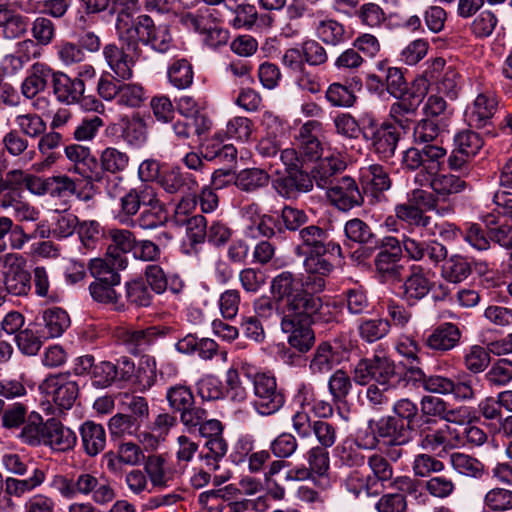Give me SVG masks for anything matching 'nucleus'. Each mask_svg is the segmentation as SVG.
I'll return each mask as SVG.
<instances>
[{
	"label": "nucleus",
	"mask_w": 512,
	"mask_h": 512,
	"mask_svg": "<svg viewBox=\"0 0 512 512\" xmlns=\"http://www.w3.org/2000/svg\"><path fill=\"white\" fill-rule=\"evenodd\" d=\"M462 331L452 322H442L428 331L423 339L426 348L437 354H445L459 346Z\"/></svg>",
	"instance_id": "15"
},
{
	"label": "nucleus",
	"mask_w": 512,
	"mask_h": 512,
	"mask_svg": "<svg viewBox=\"0 0 512 512\" xmlns=\"http://www.w3.org/2000/svg\"><path fill=\"white\" fill-rule=\"evenodd\" d=\"M326 196L333 206L344 212L363 203V196L356 181L349 176L340 177L326 190Z\"/></svg>",
	"instance_id": "17"
},
{
	"label": "nucleus",
	"mask_w": 512,
	"mask_h": 512,
	"mask_svg": "<svg viewBox=\"0 0 512 512\" xmlns=\"http://www.w3.org/2000/svg\"><path fill=\"white\" fill-rule=\"evenodd\" d=\"M29 18L11 10L5 3L0 4V28L6 39H17L26 34Z\"/></svg>",
	"instance_id": "38"
},
{
	"label": "nucleus",
	"mask_w": 512,
	"mask_h": 512,
	"mask_svg": "<svg viewBox=\"0 0 512 512\" xmlns=\"http://www.w3.org/2000/svg\"><path fill=\"white\" fill-rule=\"evenodd\" d=\"M144 470L151 484L159 489L169 487L170 482L176 476L181 475L176 466L170 467L166 465L165 460L160 455L148 456L144 464Z\"/></svg>",
	"instance_id": "31"
},
{
	"label": "nucleus",
	"mask_w": 512,
	"mask_h": 512,
	"mask_svg": "<svg viewBox=\"0 0 512 512\" xmlns=\"http://www.w3.org/2000/svg\"><path fill=\"white\" fill-rule=\"evenodd\" d=\"M338 362V353L333 346L329 342H322L313 353L309 363V371L312 375H324L332 371Z\"/></svg>",
	"instance_id": "40"
},
{
	"label": "nucleus",
	"mask_w": 512,
	"mask_h": 512,
	"mask_svg": "<svg viewBox=\"0 0 512 512\" xmlns=\"http://www.w3.org/2000/svg\"><path fill=\"white\" fill-rule=\"evenodd\" d=\"M395 376V364L383 352L360 360L354 369V381L360 385L374 380L381 386H388Z\"/></svg>",
	"instance_id": "8"
},
{
	"label": "nucleus",
	"mask_w": 512,
	"mask_h": 512,
	"mask_svg": "<svg viewBox=\"0 0 512 512\" xmlns=\"http://www.w3.org/2000/svg\"><path fill=\"white\" fill-rule=\"evenodd\" d=\"M321 131V122L309 120L300 126L298 133L295 135V145L299 150L304 164L321 159L323 145L318 137Z\"/></svg>",
	"instance_id": "14"
},
{
	"label": "nucleus",
	"mask_w": 512,
	"mask_h": 512,
	"mask_svg": "<svg viewBox=\"0 0 512 512\" xmlns=\"http://www.w3.org/2000/svg\"><path fill=\"white\" fill-rule=\"evenodd\" d=\"M342 301L351 315H361L368 311L370 302L366 290L361 286H355L343 291Z\"/></svg>",
	"instance_id": "53"
},
{
	"label": "nucleus",
	"mask_w": 512,
	"mask_h": 512,
	"mask_svg": "<svg viewBox=\"0 0 512 512\" xmlns=\"http://www.w3.org/2000/svg\"><path fill=\"white\" fill-rule=\"evenodd\" d=\"M345 162L339 155L330 154L319 160L312 170V179L318 188L327 190L339 179L337 175L345 169Z\"/></svg>",
	"instance_id": "29"
},
{
	"label": "nucleus",
	"mask_w": 512,
	"mask_h": 512,
	"mask_svg": "<svg viewBox=\"0 0 512 512\" xmlns=\"http://www.w3.org/2000/svg\"><path fill=\"white\" fill-rule=\"evenodd\" d=\"M128 259L120 254H108L106 258H94L90 260L89 271L94 278L93 282L120 284L119 271L127 267Z\"/></svg>",
	"instance_id": "21"
},
{
	"label": "nucleus",
	"mask_w": 512,
	"mask_h": 512,
	"mask_svg": "<svg viewBox=\"0 0 512 512\" xmlns=\"http://www.w3.org/2000/svg\"><path fill=\"white\" fill-rule=\"evenodd\" d=\"M435 272L421 265H412L403 283V296L408 301L426 297L434 287Z\"/></svg>",
	"instance_id": "20"
},
{
	"label": "nucleus",
	"mask_w": 512,
	"mask_h": 512,
	"mask_svg": "<svg viewBox=\"0 0 512 512\" xmlns=\"http://www.w3.org/2000/svg\"><path fill=\"white\" fill-rule=\"evenodd\" d=\"M126 302L135 307H147L152 303L153 294L146 282L134 279L125 283Z\"/></svg>",
	"instance_id": "50"
},
{
	"label": "nucleus",
	"mask_w": 512,
	"mask_h": 512,
	"mask_svg": "<svg viewBox=\"0 0 512 512\" xmlns=\"http://www.w3.org/2000/svg\"><path fill=\"white\" fill-rule=\"evenodd\" d=\"M202 155L208 161L218 159L220 162L232 163L236 160L237 150L232 144H223V138L217 134L202 144Z\"/></svg>",
	"instance_id": "44"
},
{
	"label": "nucleus",
	"mask_w": 512,
	"mask_h": 512,
	"mask_svg": "<svg viewBox=\"0 0 512 512\" xmlns=\"http://www.w3.org/2000/svg\"><path fill=\"white\" fill-rule=\"evenodd\" d=\"M396 98L398 101L391 105L389 114L402 129H408L416 117L422 95L412 92Z\"/></svg>",
	"instance_id": "30"
},
{
	"label": "nucleus",
	"mask_w": 512,
	"mask_h": 512,
	"mask_svg": "<svg viewBox=\"0 0 512 512\" xmlns=\"http://www.w3.org/2000/svg\"><path fill=\"white\" fill-rule=\"evenodd\" d=\"M315 314L305 311L280 314L281 331L287 336L289 346L299 353H307L315 343L311 327Z\"/></svg>",
	"instance_id": "5"
},
{
	"label": "nucleus",
	"mask_w": 512,
	"mask_h": 512,
	"mask_svg": "<svg viewBox=\"0 0 512 512\" xmlns=\"http://www.w3.org/2000/svg\"><path fill=\"white\" fill-rule=\"evenodd\" d=\"M402 247L398 239L387 237L381 250L375 257V268L383 281L400 280L404 271Z\"/></svg>",
	"instance_id": "11"
},
{
	"label": "nucleus",
	"mask_w": 512,
	"mask_h": 512,
	"mask_svg": "<svg viewBox=\"0 0 512 512\" xmlns=\"http://www.w3.org/2000/svg\"><path fill=\"white\" fill-rule=\"evenodd\" d=\"M490 354L488 346L486 348L480 345L468 347L463 356L465 368L474 374L483 372L490 363Z\"/></svg>",
	"instance_id": "54"
},
{
	"label": "nucleus",
	"mask_w": 512,
	"mask_h": 512,
	"mask_svg": "<svg viewBox=\"0 0 512 512\" xmlns=\"http://www.w3.org/2000/svg\"><path fill=\"white\" fill-rule=\"evenodd\" d=\"M442 262L440 275L448 283H461L472 273L471 263L468 258L459 253L447 255L446 259Z\"/></svg>",
	"instance_id": "34"
},
{
	"label": "nucleus",
	"mask_w": 512,
	"mask_h": 512,
	"mask_svg": "<svg viewBox=\"0 0 512 512\" xmlns=\"http://www.w3.org/2000/svg\"><path fill=\"white\" fill-rule=\"evenodd\" d=\"M434 193H430L426 190L415 188L407 193V202L412 203L421 208L429 211H434L439 216H446L451 213V208L448 206H439L437 198L434 197Z\"/></svg>",
	"instance_id": "58"
},
{
	"label": "nucleus",
	"mask_w": 512,
	"mask_h": 512,
	"mask_svg": "<svg viewBox=\"0 0 512 512\" xmlns=\"http://www.w3.org/2000/svg\"><path fill=\"white\" fill-rule=\"evenodd\" d=\"M351 389L352 381L349 375L341 369L336 370L328 379V391L335 404L344 402Z\"/></svg>",
	"instance_id": "63"
},
{
	"label": "nucleus",
	"mask_w": 512,
	"mask_h": 512,
	"mask_svg": "<svg viewBox=\"0 0 512 512\" xmlns=\"http://www.w3.org/2000/svg\"><path fill=\"white\" fill-rule=\"evenodd\" d=\"M40 388L52 397L60 409L65 410L73 406L79 392L77 383L66 374L48 376Z\"/></svg>",
	"instance_id": "16"
},
{
	"label": "nucleus",
	"mask_w": 512,
	"mask_h": 512,
	"mask_svg": "<svg viewBox=\"0 0 512 512\" xmlns=\"http://www.w3.org/2000/svg\"><path fill=\"white\" fill-rule=\"evenodd\" d=\"M363 137L370 143L371 149L379 158L387 160L396 151L400 134L391 123L377 124L373 119L363 127Z\"/></svg>",
	"instance_id": "10"
},
{
	"label": "nucleus",
	"mask_w": 512,
	"mask_h": 512,
	"mask_svg": "<svg viewBox=\"0 0 512 512\" xmlns=\"http://www.w3.org/2000/svg\"><path fill=\"white\" fill-rule=\"evenodd\" d=\"M390 330V323L383 318L364 319L358 325V332L364 341L376 342L384 338Z\"/></svg>",
	"instance_id": "57"
},
{
	"label": "nucleus",
	"mask_w": 512,
	"mask_h": 512,
	"mask_svg": "<svg viewBox=\"0 0 512 512\" xmlns=\"http://www.w3.org/2000/svg\"><path fill=\"white\" fill-rule=\"evenodd\" d=\"M53 94L60 103L71 105L81 101L87 110L98 111L103 105L96 99L83 97L85 91L84 81L80 78H71L67 74L57 71L52 83Z\"/></svg>",
	"instance_id": "9"
},
{
	"label": "nucleus",
	"mask_w": 512,
	"mask_h": 512,
	"mask_svg": "<svg viewBox=\"0 0 512 512\" xmlns=\"http://www.w3.org/2000/svg\"><path fill=\"white\" fill-rule=\"evenodd\" d=\"M374 426L380 443L386 446H402L409 442V430L396 417H382L375 420Z\"/></svg>",
	"instance_id": "28"
},
{
	"label": "nucleus",
	"mask_w": 512,
	"mask_h": 512,
	"mask_svg": "<svg viewBox=\"0 0 512 512\" xmlns=\"http://www.w3.org/2000/svg\"><path fill=\"white\" fill-rule=\"evenodd\" d=\"M303 266L306 273L301 280L303 289L312 295L324 291L326 278L334 269L333 264L327 258H305Z\"/></svg>",
	"instance_id": "23"
},
{
	"label": "nucleus",
	"mask_w": 512,
	"mask_h": 512,
	"mask_svg": "<svg viewBox=\"0 0 512 512\" xmlns=\"http://www.w3.org/2000/svg\"><path fill=\"white\" fill-rule=\"evenodd\" d=\"M79 433L82 448L88 456L95 457L105 449L106 431L101 424L87 420L80 425Z\"/></svg>",
	"instance_id": "32"
},
{
	"label": "nucleus",
	"mask_w": 512,
	"mask_h": 512,
	"mask_svg": "<svg viewBox=\"0 0 512 512\" xmlns=\"http://www.w3.org/2000/svg\"><path fill=\"white\" fill-rule=\"evenodd\" d=\"M360 181L366 191L374 195L391 188L392 181L388 172L379 164H371L360 169Z\"/></svg>",
	"instance_id": "39"
},
{
	"label": "nucleus",
	"mask_w": 512,
	"mask_h": 512,
	"mask_svg": "<svg viewBox=\"0 0 512 512\" xmlns=\"http://www.w3.org/2000/svg\"><path fill=\"white\" fill-rule=\"evenodd\" d=\"M252 384L253 399L251 405L257 414L270 416L278 412L285 404V396L278 388L276 378L269 372L247 374Z\"/></svg>",
	"instance_id": "4"
},
{
	"label": "nucleus",
	"mask_w": 512,
	"mask_h": 512,
	"mask_svg": "<svg viewBox=\"0 0 512 512\" xmlns=\"http://www.w3.org/2000/svg\"><path fill=\"white\" fill-rule=\"evenodd\" d=\"M298 238V250L304 251L305 258H326L328 252L335 249L340 251V246L329 239V232L318 225L303 227L299 230Z\"/></svg>",
	"instance_id": "12"
},
{
	"label": "nucleus",
	"mask_w": 512,
	"mask_h": 512,
	"mask_svg": "<svg viewBox=\"0 0 512 512\" xmlns=\"http://www.w3.org/2000/svg\"><path fill=\"white\" fill-rule=\"evenodd\" d=\"M14 122L19 133L22 135L36 139L46 132V122L37 113L19 114L15 117Z\"/></svg>",
	"instance_id": "52"
},
{
	"label": "nucleus",
	"mask_w": 512,
	"mask_h": 512,
	"mask_svg": "<svg viewBox=\"0 0 512 512\" xmlns=\"http://www.w3.org/2000/svg\"><path fill=\"white\" fill-rule=\"evenodd\" d=\"M325 15L326 13L312 22L317 38L332 46L344 43L348 39L345 27L340 22Z\"/></svg>",
	"instance_id": "35"
},
{
	"label": "nucleus",
	"mask_w": 512,
	"mask_h": 512,
	"mask_svg": "<svg viewBox=\"0 0 512 512\" xmlns=\"http://www.w3.org/2000/svg\"><path fill=\"white\" fill-rule=\"evenodd\" d=\"M115 27L119 42L134 55H140V44L160 54L177 50L169 26L156 25L149 15H139L133 20L128 12L122 10L117 15Z\"/></svg>",
	"instance_id": "2"
},
{
	"label": "nucleus",
	"mask_w": 512,
	"mask_h": 512,
	"mask_svg": "<svg viewBox=\"0 0 512 512\" xmlns=\"http://www.w3.org/2000/svg\"><path fill=\"white\" fill-rule=\"evenodd\" d=\"M271 293L278 303V314L305 311L318 313L322 299L303 289L301 279L289 271L276 275L271 282Z\"/></svg>",
	"instance_id": "3"
},
{
	"label": "nucleus",
	"mask_w": 512,
	"mask_h": 512,
	"mask_svg": "<svg viewBox=\"0 0 512 512\" xmlns=\"http://www.w3.org/2000/svg\"><path fill=\"white\" fill-rule=\"evenodd\" d=\"M394 213L401 225L410 233L428 227L431 222V217L427 216L422 208L408 202L396 204Z\"/></svg>",
	"instance_id": "36"
},
{
	"label": "nucleus",
	"mask_w": 512,
	"mask_h": 512,
	"mask_svg": "<svg viewBox=\"0 0 512 512\" xmlns=\"http://www.w3.org/2000/svg\"><path fill=\"white\" fill-rule=\"evenodd\" d=\"M2 279L6 293L12 296H27L31 291L32 276L26 269L25 259L19 254L3 256Z\"/></svg>",
	"instance_id": "7"
},
{
	"label": "nucleus",
	"mask_w": 512,
	"mask_h": 512,
	"mask_svg": "<svg viewBox=\"0 0 512 512\" xmlns=\"http://www.w3.org/2000/svg\"><path fill=\"white\" fill-rule=\"evenodd\" d=\"M483 506L491 512H505L512 510V490L494 487L483 497Z\"/></svg>",
	"instance_id": "55"
},
{
	"label": "nucleus",
	"mask_w": 512,
	"mask_h": 512,
	"mask_svg": "<svg viewBox=\"0 0 512 512\" xmlns=\"http://www.w3.org/2000/svg\"><path fill=\"white\" fill-rule=\"evenodd\" d=\"M77 441L76 434L60 421L52 418L44 423V444L54 451L71 450Z\"/></svg>",
	"instance_id": "27"
},
{
	"label": "nucleus",
	"mask_w": 512,
	"mask_h": 512,
	"mask_svg": "<svg viewBox=\"0 0 512 512\" xmlns=\"http://www.w3.org/2000/svg\"><path fill=\"white\" fill-rule=\"evenodd\" d=\"M214 12V9L207 6L194 11H184L178 14L179 22L185 28L203 34L216 21Z\"/></svg>",
	"instance_id": "42"
},
{
	"label": "nucleus",
	"mask_w": 512,
	"mask_h": 512,
	"mask_svg": "<svg viewBox=\"0 0 512 512\" xmlns=\"http://www.w3.org/2000/svg\"><path fill=\"white\" fill-rule=\"evenodd\" d=\"M31 283L33 282L34 293L46 299L47 302L56 303L60 300V296L56 290L52 289L50 277L47 270L42 266L33 269Z\"/></svg>",
	"instance_id": "60"
},
{
	"label": "nucleus",
	"mask_w": 512,
	"mask_h": 512,
	"mask_svg": "<svg viewBox=\"0 0 512 512\" xmlns=\"http://www.w3.org/2000/svg\"><path fill=\"white\" fill-rule=\"evenodd\" d=\"M244 215L250 220L244 231L247 237H272L275 234V219L268 214H260L257 204L252 203L244 207Z\"/></svg>",
	"instance_id": "33"
},
{
	"label": "nucleus",
	"mask_w": 512,
	"mask_h": 512,
	"mask_svg": "<svg viewBox=\"0 0 512 512\" xmlns=\"http://www.w3.org/2000/svg\"><path fill=\"white\" fill-rule=\"evenodd\" d=\"M166 400L174 412H179L194 404V395L189 386L179 383L167 388Z\"/></svg>",
	"instance_id": "64"
},
{
	"label": "nucleus",
	"mask_w": 512,
	"mask_h": 512,
	"mask_svg": "<svg viewBox=\"0 0 512 512\" xmlns=\"http://www.w3.org/2000/svg\"><path fill=\"white\" fill-rule=\"evenodd\" d=\"M446 150L439 145L412 147L404 152L402 163L410 171H416L414 183L430 187L438 201L449 202L467 188L462 176L440 173Z\"/></svg>",
	"instance_id": "1"
},
{
	"label": "nucleus",
	"mask_w": 512,
	"mask_h": 512,
	"mask_svg": "<svg viewBox=\"0 0 512 512\" xmlns=\"http://www.w3.org/2000/svg\"><path fill=\"white\" fill-rule=\"evenodd\" d=\"M155 192L152 185L141 183L120 196L119 211L116 215L119 223L128 226L140 212L141 207L150 203Z\"/></svg>",
	"instance_id": "13"
},
{
	"label": "nucleus",
	"mask_w": 512,
	"mask_h": 512,
	"mask_svg": "<svg viewBox=\"0 0 512 512\" xmlns=\"http://www.w3.org/2000/svg\"><path fill=\"white\" fill-rule=\"evenodd\" d=\"M54 71L45 62H34L26 72V77L21 84V93L27 99H32L40 92L44 91L51 80L53 83Z\"/></svg>",
	"instance_id": "25"
},
{
	"label": "nucleus",
	"mask_w": 512,
	"mask_h": 512,
	"mask_svg": "<svg viewBox=\"0 0 512 512\" xmlns=\"http://www.w3.org/2000/svg\"><path fill=\"white\" fill-rule=\"evenodd\" d=\"M268 173L260 168H247L241 170L235 178V185L242 191L254 192L269 183Z\"/></svg>",
	"instance_id": "48"
},
{
	"label": "nucleus",
	"mask_w": 512,
	"mask_h": 512,
	"mask_svg": "<svg viewBox=\"0 0 512 512\" xmlns=\"http://www.w3.org/2000/svg\"><path fill=\"white\" fill-rule=\"evenodd\" d=\"M129 164V156L114 147L105 148L100 155V165L103 171L111 174L123 172Z\"/></svg>",
	"instance_id": "61"
},
{
	"label": "nucleus",
	"mask_w": 512,
	"mask_h": 512,
	"mask_svg": "<svg viewBox=\"0 0 512 512\" xmlns=\"http://www.w3.org/2000/svg\"><path fill=\"white\" fill-rule=\"evenodd\" d=\"M228 451V444L224 438H212L206 440L200 453V459L211 471L219 469V463Z\"/></svg>",
	"instance_id": "49"
},
{
	"label": "nucleus",
	"mask_w": 512,
	"mask_h": 512,
	"mask_svg": "<svg viewBox=\"0 0 512 512\" xmlns=\"http://www.w3.org/2000/svg\"><path fill=\"white\" fill-rule=\"evenodd\" d=\"M120 339L132 354L145 351L156 339L155 328L145 330L126 329L120 333Z\"/></svg>",
	"instance_id": "46"
},
{
	"label": "nucleus",
	"mask_w": 512,
	"mask_h": 512,
	"mask_svg": "<svg viewBox=\"0 0 512 512\" xmlns=\"http://www.w3.org/2000/svg\"><path fill=\"white\" fill-rule=\"evenodd\" d=\"M29 472L30 476L23 479L7 477L5 480V492L9 496L20 498L25 494L34 491L44 483L46 478L44 470L32 465Z\"/></svg>",
	"instance_id": "37"
},
{
	"label": "nucleus",
	"mask_w": 512,
	"mask_h": 512,
	"mask_svg": "<svg viewBox=\"0 0 512 512\" xmlns=\"http://www.w3.org/2000/svg\"><path fill=\"white\" fill-rule=\"evenodd\" d=\"M1 144L3 151L12 157L23 159L26 162L31 161L35 156V150L29 149L27 138L16 129H11L4 134Z\"/></svg>",
	"instance_id": "45"
},
{
	"label": "nucleus",
	"mask_w": 512,
	"mask_h": 512,
	"mask_svg": "<svg viewBox=\"0 0 512 512\" xmlns=\"http://www.w3.org/2000/svg\"><path fill=\"white\" fill-rule=\"evenodd\" d=\"M65 155L74 164L75 172L84 178H90L92 170L96 167V159L90 148L80 144H71L65 147Z\"/></svg>",
	"instance_id": "41"
},
{
	"label": "nucleus",
	"mask_w": 512,
	"mask_h": 512,
	"mask_svg": "<svg viewBox=\"0 0 512 512\" xmlns=\"http://www.w3.org/2000/svg\"><path fill=\"white\" fill-rule=\"evenodd\" d=\"M436 419H420L413 431L418 437V446L438 457H443L458 444V435L448 426L435 428Z\"/></svg>",
	"instance_id": "6"
},
{
	"label": "nucleus",
	"mask_w": 512,
	"mask_h": 512,
	"mask_svg": "<svg viewBox=\"0 0 512 512\" xmlns=\"http://www.w3.org/2000/svg\"><path fill=\"white\" fill-rule=\"evenodd\" d=\"M102 55L115 79L124 81L133 77V67L139 55L129 52L123 44L120 47L115 43L106 44Z\"/></svg>",
	"instance_id": "18"
},
{
	"label": "nucleus",
	"mask_w": 512,
	"mask_h": 512,
	"mask_svg": "<svg viewBox=\"0 0 512 512\" xmlns=\"http://www.w3.org/2000/svg\"><path fill=\"white\" fill-rule=\"evenodd\" d=\"M75 486L77 495H91L92 500L97 504H106L115 497L114 490L110 484L100 482L96 476L88 472H82L77 475Z\"/></svg>",
	"instance_id": "26"
},
{
	"label": "nucleus",
	"mask_w": 512,
	"mask_h": 512,
	"mask_svg": "<svg viewBox=\"0 0 512 512\" xmlns=\"http://www.w3.org/2000/svg\"><path fill=\"white\" fill-rule=\"evenodd\" d=\"M43 335L47 338L60 337L71 324L68 313L59 307L46 309L42 315Z\"/></svg>",
	"instance_id": "43"
},
{
	"label": "nucleus",
	"mask_w": 512,
	"mask_h": 512,
	"mask_svg": "<svg viewBox=\"0 0 512 512\" xmlns=\"http://www.w3.org/2000/svg\"><path fill=\"white\" fill-rule=\"evenodd\" d=\"M32 40L39 46L50 45L56 37V26L52 20L45 16H37L31 23Z\"/></svg>",
	"instance_id": "62"
},
{
	"label": "nucleus",
	"mask_w": 512,
	"mask_h": 512,
	"mask_svg": "<svg viewBox=\"0 0 512 512\" xmlns=\"http://www.w3.org/2000/svg\"><path fill=\"white\" fill-rule=\"evenodd\" d=\"M450 463L455 471L464 476L481 478L484 474V465L476 458L464 453H452Z\"/></svg>",
	"instance_id": "56"
},
{
	"label": "nucleus",
	"mask_w": 512,
	"mask_h": 512,
	"mask_svg": "<svg viewBox=\"0 0 512 512\" xmlns=\"http://www.w3.org/2000/svg\"><path fill=\"white\" fill-rule=\"evenodd\" d=\"M168 80L177 89H186L193 82V70L186 59H176L167 70Z\"/></svg>",
	"instance_id": "51"
},
{
	"label": "nucleus",
	"mask_w": 512,
	"mask_h": 512,
	"mask_svg": "<svg viewBox=\"0 0 512 512\" xmlns=\"http://www.w3.org/2000/svg\"><path fill=\"white\" fill-rule=\"evenodd\" d=\"M120 407L128 412V416L135 419L140 425L149 417V405L146 398L129 393L121 395Z\"/></svg>",
	"instance_id": "59"
},
{
	"label": "nucleus",
	"mask_w": 512,
	"mask_h": 512,
	"mask_svg": "<svg viewBox=\"0 0 512 512\" xmlns=\"http://www.w3.org/2000/svg\"><path fill=\"white\" fill-rule=\"evenodd\" d=\"M167 221L168 213L165 205L158 198L157 192H155L150 203L143 206L138 217L134 218L128 227L152 231L165 226Z\"/></svg>",
	"instance_id": "24"
},
{
	"label": "nucleus",
	"mask_w": 512,
	"mask_h": 512,
	"mask_svg": "<svg viewBox=\"0 0 512 512\" xmlns=\"http://www.w3.org/2000/svg\"><path fill=\"white\" fill-rule=\"evenodd\" d=\"M498 108V100L494 92L484 91L477 95L465 111L469 126L483 128L491 123Z\"/></svg>",
	"instance_id": "22"
},
{
	"label": "nucleus",
	"mask_w": 512,
	"mask_h": 512,
	"mask_svg": "<svg viewBox=\"0 0 512 512\" xmlns=\"http://www.w3.org/2000/svg\"><path fill=\"white\" fill-rule=\"evenodd\" d=\"M118 285L119 284L92 282L89 285V291L93 300L96 302L110 305L116 311H124L126 309L125 301L115 290V286Z\"/></svg>",
	"instance_id": "47"
},
{
	"label": "nucleus",
	"mask_w": 512,
	"mask_h": 512,
	"mask_svg": "<svg viewBox=\"0 0 512 512\" xmlns=\"http://www.w3.org/2000/svg\"><path fill=\"white\" fill-rule=\"evenodd\" d=\"M402 244L404 251L411 260H428L435 266L445 260L448 254L446 246L437 240L420 241L404 236Z\"/></svg>",
	"instance_id": "19"
}]
</instances>
